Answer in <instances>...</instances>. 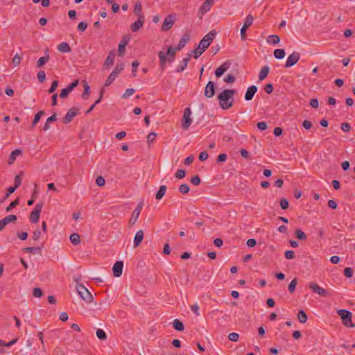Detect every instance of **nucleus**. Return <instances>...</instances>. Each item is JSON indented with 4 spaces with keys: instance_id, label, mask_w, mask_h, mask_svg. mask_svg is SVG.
Segmentation results:
<instances>
[{
    "instance_id": "dca6fc26",
    "label": "nucleus",
    "mask_w": 355,
    "mask_h": 355,
    "mask_svg": "<svg viewBox=\"0 0 355 355\" xmlns=\"http://www.w3.org/2000/svg\"><path fill=\"white\" fill-rule=\"evenodd\" d=\"M230 63L229 61H226L223 63L219 67H218L215 71V75L217 78H220L223 76V74L228 70L230 68Z\"/></svg>"
},
{
    "instance_id": "49530a36",
    "label": "nucleus",
    "mask_w": 355,
    "mask_h": 355,
    "mask_svg": "<svg viewBox=\"0 0 355 355\" xmlns=\"http://www.w3.org/2000/svg\"><path fill=\"white\" fill-rule=\"evenodd\" d=\"M7 224L11 222H15L17 220V216L13 214L8 215L3 218Z\"/></svg>"
},
{
    "instance_id": "a19ab883",
    "label": "nucleus",
    "mask_w": 355,
    "mask_h": 355,
    "mask_svg": "<svg viewBox=\"0 0 355 355\" xmlns=\"http://www.w3.org/2000/svg\"><path fill=\"white\" fill-rule=\"evenodd\" d=\"M254 21V17L252 15H248L244 21V26L249 28L252 26Z\"/></svg>"
},
{
    "instance_id": "ddd939ff",
    "label": "nucleus",
    "mask_w": 355,
    "mask_h": 355,
    "mask_svg": "<svg viewBox=\"0 0 355 355\" xmlns=\"http://www.w3.org/2000/svg\"><path fill=\"white\" fill-rule=\"evenodd\" d=\"M204 94L207 98H211L215 95V84L214 82H208L205 88Z\"/></svg>"
},
{
    "instance_id": "ea45409f",
    "label": "nucleus",
    "mask_w": 355,
    "mask_h": 355,
    "mask_svg": "<svg viewBox=\"0 0 355 355\" xmlns=\"http://www.w3.org/2000/svg\"><path fill=\"white\" fill-rule=\"evenodd\" d=\"M297 283V280L296 278H295L289 284L288 286V290L291 293H293L295 291Z\"/></svg>"
},
{
    "instance_id": "423d86ee",
    "label": "nucleus",
    "mask_w": 355,
    "mask_h": 355,
    "mask_svg": "<svg viewBox=\"0 0 355 355\" xmlns=\"http://www.w3.org/2000/svg\"><path fill=\"white\" fill-rule=\"evenodd\" d=\"M78 110L79 109L76 107H71L67 112L65 116L62 119V123L68 124L69 123H70L73 120L74 116H76L78 114Z\"/></svg>"
},
{
    "instance_id": "13d9d810",
    "label": "nucleus",
    "mask_w": 355,
    "mask_h": 355,
    "mask_svg": "<svg viewBox=\"0 0 355 355\" xmlns=\"http://www.w3.org/2000/svg\"><path fill=\"white\" fill-rule=\"evenodd\" d=\"M21 184V176L19 175H17L15 176V185H14V188L15 189H17Z\"/></svg>"
},
{
    "instance_id": "f03ea898",
    "label": "nucleus",
    "mask_w": 355,
    "mask_h": 355,
    "mask_svg": "<svg viewBox=\"0 0 355 355\" xmlns=\"http://www.w3.org/2000/svg\"><path fill=\"white\" fill-rule=\"evenodd\" d=\"M177 51L173 47L169 46L166 53L163 51L159 52V66L162 70L165 69L167 61L170 63L174 61Z\"/></svg>"
},
{
    "instance_id": "a211bd4d",
    "label": "nucleus",
    "mask_w": 355,
    "mask_h": 355,
    "mask_svg": "<svg viewBox=\"0 0 355 355\" xmlns=\"http://www.w3.org/2000/svg\"><path fill=\"white\" fill-rule=\"evenodd\" d=\"M257 87L255 85H252L249 87L245 94V101H250L253 98L255 93L257 92Z\"/></svg>"
},
{
    "instance_id": "052dcab7",
    "label": "nucleus",
    "mask_w": 355,
    "mask_h": 355,
    "mask_svg": "<svg viewBox=\"0 0 355 355\" xmlns=\"http://www.w3.org/2000/svg\"><path fill=\"white\" fill-rule=\"evenodd\" d=\"M96 183L98 186L102 187L105 184V179L102 176H98L96 179Z\"/></svg>"
},
{
    "instance_id": "79ce46f5",
    "label": "nucleus",
    "mask_w": 355,
    "mask_h": 355,
    "mask_svg": "<svg viewBox=\"0 0 355 355\" xmlns=\"http://www.w3.org/2000/svg\"><path fill=\"white\" fill-rule=\"evenodd\" d=\"M18 340V338H15L13 340H12L10 342H4L1 340H0V346H4V347H10L12 345H13L14 344H15Z\"/></svg>"
},
{
    "instance_id": "7c9ffc66",
    "label": "nucleus",
    "mask_w": 355,
    "mask_h": 355,
    "mask_svg": "<svg viewBox=\"0 0 355 355\" xmlns=\"http://www.w3.org/2000/svg\"><path fill=\"white\" fill-rule=\"evenodd\" d=\"M295 235L297 237V239L300 241L306 240V236L305 233L300 229L295 230Z\"/></svg>"
},
{
    "instance_id": "a18cd8bd",
    "label": "nucleus",
    "mask_w": 355,
    "mask_h": 355,
    "mask_svg": "<svg viewBox=\"0 0 355 355\" xmlns=\"http://www.w3.org/2000/svg\"><path fill=\"white\" fill-rule=\"evenodd\" d=\"M135 90L132 88H129L125 90L124 94L122 95L123 98H127L132 96L135 93Z\"/></svg>"
},
{
    "instance_id": "774afa93",
    "label": "nucleus",
    "mask_w": 355,
    "mask_h": 355,
    "mask_svg": "<svg viewBox=\"0 0 355 355\" xmlns=\"http://www.w3.org/2000/svg\"><path fill=\"white\" fill-rule=\"evenodd\" d=\"M87 27V24L86 22H84V21H81L78 24V29L80 31H84L86 30Z\"/></svg>"
},
{
    "instance_id": "f704fd0d",
    "label": "nucleus",
    "mask_w": 355,
    "mask_h": 355,
    "mask_svg": "<svg viewBox=\"0 0 355 355\" xmlns=\"http://www.w3.org/2000/svg\"><path fill=\"white\" fill-rule=\"evenodd\" d=\"M134 13L138 17H141V16H144L141 13V4L140 2H137L135 5L134 8Z\"/></svg>"
},
{
    "instance_id": "c9c22d12",
    "label": "nucleus",
    "mask_w": 355,
    "mask_h": 355,
    "mask_svg": "<svg viewBox=\"0 0 355 355\" xmlns=\"http://www.w3.org/2000/svg\"><path fill=\"white\" fill-rule=\"evenodd\" d=\"M25 252H30L33 254L40 253L41 254L42 249L37 247H28L24 249Z\"/></svg>"
},
{
    "instance_id": "09e8293b",
    "label": "nucleus",
    "mask_w": 355,
    "mask_h": 355,
    "mask_svg": "<svg viewBox=\"0 0 355 355\" xmlns=\"http://www.w3.org/2000/svg\"><path fill=\"white\" fill-rule=\"evenodd\" d=\"M279 203H280V206H281L282 209H288V207L289 206L288 201L286 198H282L280 200Z\"/></svg>"
},
{
    "instance_id": "c756f323",
    "label": "nucleus",
    "mask_w": 355,
    "mask_h": 355,
    "mask_svg": "<svg viewBox=\"0 0 355 355\" xmlns=\"http://www.w3.org/2000/svg\"><path fill=\"white\" fill-rule=\"evenodd\" d=\"M70 241L73 245H78L80 243V238L78 234L73 233L70 235Z\"/></svg>"
},
{
    "instance_id": "39448f33",
    "label": "nucleus",
    "mask_w": 355,
    "mask_h": 355,
    "mask_svg": "<svg viewBox=\"0 0 355 355\" xmlns=\"http://www.w3.org/2000/svg\"><path fill=\"white\" fill-rule=\"evenodd\" d=\"M77 291L82 299L87 302H91L93 300V295L88 289L83 284H78L76 287Z\"/></svg>"
},
{
    "instance_id": "72a5a7b5",
    "label": "nucleus",
    "mask_w": 355,
    "mask_h": 355,
    "mask_svg": "<svg viewBox=\"0 0 355 355\" xmlns=\"http://www.w3.org/2000/svg\"><path fill=\"white\" fill-rule=\"evenodd\" d=\"M21 153V151L19 150H15L11 153V154L9 156L8 158V164H12L15 160L16 159V156L19 155Z\"/></svg>"
},
{
    "instance_id": "9b49d317",
    "label": "nucleus",
    "mask_w": 355,
    "mask_h": 355,
    "mask_svg": "<svg viewBox=\"0 0 355 355\" xmlns=\"http://www.w3.org/2000/svg\"><path fill=\"white\" fill-rule=\"evenodd\" d=\"M42 204H37L30 215V220L32 223H37L42 211Z\"/></svg>"
},
{
    "instance_id": "6e6552de",
    "label": "nucleus",
    "mask_w": 355,
    "mask_h": 355,
    "mask_svg": "<svg viewBox=\"0 0 355 355\" xmlns=\"http://www.w3.org/2000/svg\"><path fill=\"white\" fill-rule=\"evenodd\" d=\"M214 4V0H205L204 3L198 10V15H200V17L209 12Z\"/></svg>"
},
{
    "instance_id": "0eeeda50",
    "label": "nucleus",
    "mask_w": 355,
    "mask_h": 355,
    "mask_svg": "<svg viewBox=\"0 0 355 355\" xmlns=\"http://www.w3.org/2000/svg\"><path fill=\"white\" fill-rule=\"evenodd\" d=\"M175 20V17L173 15H167L162 24V31H168L172 26L174 24Z\"/></svg>"
},
{
    "instance_id": "680f3d73",
    "label": "nucleus",
    "mask_w": 355,
    "mask_h": 355,
    "mask_svg": "<svg viewBox=\"0 0 355 355\" xmlns=\"http://www.w3.org/2000/svg\"><path fill=\"white\" fill-rule=\"evenodd\" d=\"M264 91L268 94H271L273 91V85L271 83L266 85L264 87Z\"/></svg>"
},
{
    "instance_id": "2f4dec72",
    "label": "nucleus",
    "mask_w": 355,
    "mask_h": 355,
    "mask_svg": "<svg viewBox=\"0 0 355 355\" xmlns=\"http://www.w3.org/2000/svg\"><path fill=\"white\" fill-rule=\"evenodd\" d=\"M274 56L278 60H281L285 56V51L282 49H277L274 51Z\"/></svg>"
},
{
    "instance_id": "8fccbe9b",
    "label": "nucleus",
    "mask_w": 355,
    "mask_h": 355,
    "mask_svg": "<svg viewBox=\"0 0 355 355\" xmlns=\"http://www.w3.org/2000/svg\"><path fill=\"white\" fill-rule=\"evenodd\" d=\"M19 198H17L15 200L12 201L6 209V211H10L12 208L15 207L19 205Z\"/></svg>"
},
{
    "instance_id": "cd10ccee",
    "label": "nucleus",
    "mask_w": 355,
    "mask_h": 355,
    "mask_svg": "<svg viewBox=\"0 0 355 355\" xmlns=\"http://www.w3.org/2000/svg\"><path fill=\"white\" fill-rule=\"evenodd\" d=\"M173 328L179 331H182L184 329V326L183 323L180 321L178 319H175L173 322Z\"/></svg>"
},
{
    "instance_id": "412c9836",
    "label": "nucleus",
    "mask_w": 355,
    "mask_h": 355,
    "mask_svg": "<svg viewBox=\"0 0 355 355\" xmlns=\"http://www.w3.org/2000/svg\"><path fill=\"white\" fill-rule=\"evenodd\" d=\"M144 231L141 230H140L136 232V234L135 235V238H134V245L135 248L139 246L141 244V243L142 242V241L144 239Z\"/></svg>"
},
{
    "instance_id": "58836bf2",
    "label": "nucleus",
    "mask_w": 355,
    "mask_h": 355,
    "mask_svg": "<svg viewBox=\"0 0 355 355\" xmlns=\"http://www.w3.org/2000/svg\"><path fill=\"white\" fill-rule=\"evenodd\" d=\"M96 336L98 337V339L102 340H105L107 338V335H106L105 332L101 329H97Z\"/></svg>"
},
{
    "instance_id": "e2e57ef3",
    "label": "nucleus",
    "mask_w": 355,
    "mask_h": 355,
    "mask_svg": "<svg viewBox=\"0 0 355 355\" xmlns=\"http://www.w3.org/2000/svg\"><path fill=\"white\" fill-rule=\"evenodd\" d=\"M285 257L288 259H293L295 258V252L292 250H287L285 252Z\"/></svg>"
},
{
    "instance_id": "338daca9",
    "label": "nucleus",
    "mask_w": 355,
    "mask_h": 355,
    "mask_svg": "<svg viewBox=\"0 0 355 355\" xmlns=\"http://www.w3.org/2000/svg\"><path fill=\"white\" fill-rule=\"evenodd\" d=\"M257 126L258 129L260 130H265L268 128L266 123L264 121L259 122L257 123Z\"/></svg>"
},
{
    "instance_id": "5fc2aeb1",
    "label": "nucleus",
    "mask_w": 355,
    "mask_h": 355,
    "mask_svg": "<svg viewBox=\"0 0 355 355\" xmlns=\"http://www.w3.org/2000/svg\"><path fill=\"white\" fill-rule=\"evenodd\" d=\"M223 80L226 83H232L235 81V77L232 74H228L224 78Z\"/></svg>"
},
{
    "instance_id": "3c124183",
    "label": "nucleus",
    "mask_w": 355,
    "mask_h": 355,
    "mask_svg": "<svg viewBox=\"0 0 355 355\" xmlns=\"http://www.w3.org/2000/svg\"><path fill=\"white\" fill-rule=\"evenodd\" d=\"M33 295L35 297H40L43 295V291L40 288H35L33 289Z\"/></svg>"
},
{
    "instance_id": "4468645a",
    "label": "nucleus",
    "mask_w": 355,
    "mask_h": 355,
    "mask_svg": "<svg viewBox=\"0 0 355 355\" xmlns=\"http://www.w3.org/2000/svg\"><path fill=\"white\" fill-rule=\"evenodd\" d=\"M123 263L122 261H117L113 266V275L116 277H119L122 275Z\"/></svg>"
},
{
    "instance_id": "e433bc0d",
    "label": "nucleus",
    "mask_w": 355,
    "mask_h": 355,
    "mask_svg": "<svg viewBox=\"0 0 355 355\" xmlns=\"http://www.w3.org/2000/svg\"><path fill=\"white\" fill-rule=\"evenodd\" d=\"M90 93V87L87 83H85L84 84V91L82 94V98L83 99H87L88 96H89Z\"/></svg>"
},
{
    "instance_id": "bf43d9fd",
    "label": "nucleus",
    "mask_w": 355,
    "mask_h": 355,
    "mask_svg": "<svg viewBox=\"0 0 355 355\" xmlns=\"http://www.w3.org/2000/svg\"><path fill=\"white\" fill-rule=\"evenodd\" d=\"M139 66L138 61L135 60L132 63V73L133 76H136V72Z\"/></svg>"
},
{
    "instance_id": "9d476101",
    "label": "nucleus",
    "mask_w": 355,
    "mask_h": 355,
    "mask_svg": "<svg viewBox=\"0 0 355 355\" xmlns=\"http://www.w3.org/2000/svg\"><path fill=\"white\" fill-rule=\"evenodd\" d=\"M191 114V110L189 107H187L184 110V114H183V119H184V121L182 123V128L184 130H187L189 128V127L191 125L192 120L190 117Z\"/></svg>"
},
{
    "instance_id": "c85d7f7f",
    "label": "nucleus",
    "mask_w": 355,
    "mask_h": 355,
    "mask_svg": "<svg viewBox=\"0 0 355 355\" xmlns=\"http://www.w3.org/2000/svg\"><path fill=\"white\" fill-rule=\"evenodd\" d=\"M166 191V187L165 185L160 186L158 191L156 193L155 198L157 200H161L165 195Z\"/></svg>"
},
{
    "instance_id": "864d4df0",
    "label": "nucleus",
    "mask_w": 355,
    "mask_h": 355,
    "mask_svg": "<svg viewBox=\"0 0 355 355\" xmlns=\"http://www.w3.org/2000/svg\"><path fill=\"white\" fill-rule=\"evenodd\" d=\"M79 83L78 80H75L73 83L65 87L69 92H71Z\"/></svg>"
},
{
    "instance_id": "c03bdc74",
    "label": "nucleus",
    "mask_w": 355,
    "mask_h": 355,
    "mask_svg": "<svg viewBox=\"0 0 355 355\" xmlns=\"http://www.w3.org/2000/svg\"><path fill=\"white\" fill-rule=\"evenodd\" d=\"M203 52L204 51H202V50H201L198 46L197 49L193 50L190 53H193V58L196 59L200 57L203 53Z\"/></svg>"
},
{
    "instance_id": "69168bd1",
    "label": "nucleus",
    "mask_w": 355,
    "mask_h": 355,
    "mask_svg": "<svg viewBox=\"0 0 355 355\" xmlns=\"http://www.w3.org/2000/svg\"><path fill=\"white\" fill-rule=\"evenodd\" d=\"M191 182L196 186L199 185L200 183V179L198 175H195L191 178Z\"/></svg>"
},
{
    "instance_id": "4c0bfd02",
    "label": "nucleus",
    "mask_w": 355,
    "mask_h": 355,
    "mask_svg": "<svg viewBox=\"0 0 355 355\" xmlns=\"http://www.w3.org/2000/svg\"><path fill=\"white\" fill-rule=\"evenodd\" d=\"M44 114V111L43 110H41L40 112H38L35 115V117H34V119L33 121V123H32V125L33 126H35L40 120L41 117L42 115Z\"/></svg>"
},
{
    "instance_id": "b1692460",
    "label": "nucleus",
    "mask_w": 355,
    "mask_h": 355,
    "mask_svg": "<svg viewBox=\"0 0 355 355\" xmlns=\"http://www.w3.org/2000/svg\"><path fill=\"white\" fill-rule=\"evenodd\" d=\"M269 71H270L269 67L267 66V65L263 66L261 68V71H260V72L259 73V80L260 81L264 80L266 78V76H268Z\"/></svg>"
},
{
    "instance_id": "f257e3e1",
    "label": "nucleus",
    "mask_w": 355,
    "mask_h": 355,
    "mask_svg": "<svg viewBox=\"0 0 355 355\" xmlns=\"http://www.w3.org/2000/svg\"><path fill=\"white\" fill-rule=\"evenodd\" d=\"M236 93L234 89H225L218 95L219 104L222 109L227 110L232 107L234 95Z\"/></svg>"
},
{
    "instance_id": "7ed1b4c3",
    "label": "nucleus",
    "mask_w": 355,
    "mask_h": 355,
    "mask_svg": "<svg viewBox=\"0 0 355 355\" xmlns=\"http://www.w3.org/2000/svg\"><path fill=\"white\" fill-rule=\"evenodd\" d=\"M124 64L123 63H118L114 70L111 72V73L109 75L107 78L106 79L104 87H108L110 86L114 80L116 78V77L119 76V74L124 69Z\"/></svg>"
},
{
    "instance_id": "2eb2a0df",
    "label": "nucleus",
    "mask_w": 355,
    "mask_h": 355,
    "mask_svg": "<svg viewBox=\"0 0 355 355\" xmlns=\"http://www.w3.org/2000/svg\"><path fill=\"white\" fill-rule=\"evenodd\" d=\"M142 202H139L135 210L132 211V218L129 220V223L131 225H134L135 222L137 220L138 217L140 214L141 210L142 209Z\"/></svg>"
},
{
    "instance_id": "bb28decb",
    "label": "nucleus",
    "mask_w": 355,
    "mask_h": 355,
    "mask_svg": "<svg viewBox=\"0 0 355 355\" xmlns=\"http://www.w3.org/2000/svg\"><path fill=\"white\" fill-rule=\"evenodd\" d=\"M266 41L268 44H277L280 41V38L277 35H270L267 37Z\"/></svg>"
},
{
    "instance_id": "1a4fd4ad",
    "label": "nucleus",
    "mask_w": 355,
    "mask_h": 355,
    "mask_svg": "<svg viewBox=\"0 0 355 355\" xmlns=\"http://www.w3.org/2000/svg\"><path fill=\"white\" fill-rule=\"evenodd\" d=\"M300 55L298 52H293L288 58L285 67L288 68L291 67L292 66L295 65L300 60Z\"/></svg>"
},
{
    "instance_id": "a878e982",
    "label": "nucleus",
    "mask_w": 355,
    "mask_h": 355,
    "mask_svg": "<svg viewBox=\"0 0 355 355\" xmlns=\"http://www.w3.org/2000/svg\"><path fill=\"white\" fill-rule=\"evenodd\" d=\"M128 43V40H123L119 44L118 51H119V56L122 57L125 51V46Z\"/></svg>"
},
{
    "instance_id": "4d7b16f0",
    "label": "nucleus",
    "mask_w": 355,
    "mask_h": 355,
    "mask_svg": "<svg viewBox=\"0 0 355 355\" xmlns=\"http://www.w3.org/2000/svg\"><path fill=\"white\" fill-rule=\"evenodd\" d=\"M198 46L200 49L202 50V51H205L209 46V45H208L207 43H206V40L203 39L201 40Z\"/></svg>"
},
{
    "instance_id": "6ab92c4d",
    "label": "nucleus",
    "mask_w": 355,
    "mask_h": 355,
    "mask_svg": "<svg viewBox=\"0 0 355 355\" xmlns=\"http://www.w3.org/2000/svg\"><path fill=\"white\" fill-rule=\"evenodd\" d=\"M191 53L187 54V57L184 58L181 61L180 64L177 67V69H176V71L177 72L183 71L186 69V67H187L188 62H189V61L191 59Z\"/></svg>"
},
{
    "instance_id": "f3484780",
    "label": "nucleus",
    "mask_w": 355,
    "mask_h": 355,
    "mask_svg": "<svg viewBox=\"0 0 355 355\" xmlns=\"http://www.w3.org/2000/svg\"><path fill=\"white\" fill-rule=\"evenodd\" d=\"M144 23V16H141V17H138L137 20L131 25V31L132 32L138 31L143 26Z\"/></svg>"
},
{
    "instance_id": "603ef678",
    "label": "nucleus",
    "mask_w": 355,
    "mask_h": 355,
    "mask_svg": "<svg viewBox=\"0 0 355 355\" xmlns=\"http://www.w3.org/2000/svg\"><path fill=\"white\" fill-rule=\"evenodd\" d=\"M228 338L231 341L236 342V341H238V340L239 338V335L237 333H234H234H230L228 335Z\"/></svg>"
},
{
    "instance_id": "20e7f679",
    "label": "nucleus",
    "mask_w": 355,
    "mask_h": 355,
    "mask_svg": "<svg viewBox=\"0 0 355 355\" xmlns=\"http://www.w3.org/2000/svg\"><path fill=\"white\" fill-rule=\"evenodd\" d=\"M341 318L343 324L346 327H354L352 322V313L346 309H340L338 311Z\"/></svg>"
},
{
    "instance_id": "4be33fe9",
    "label": "nucleus",
    "mask_w": 355,
    "mask_h": 355,
    "mask_svg": "<svg viewBox=\"0 0 355 355\" xmlns=\"http://www.w3.org/2000/svg\"><path fill=\"white\" fill-rule=\"evenodd\" d=\"M115 58V53L114 51H112L109 53L105 61L104 62V67L106 69H109L111 66L113 65L114 61Z\"/></svg>"
},
{
    "instance_id": "37998d69",
    "label": "nucleus",
    "mask_w": 355,
    "mask_h": 355,
    "mask_svg": "<svg viewBox=\"0 0 355 355\" xmlns=\"http://www.w3.org/2000/svg\"><path fill=\"white\" fill-rule=\"evenodd\" d=\"M179 191L182 194H187L189 191V187L187 184H182L180 186Z\"/></svg>"
},
{
    "instance_id": "5701e85b",
    "label": "nucleus",
    "mask_w": 355,
    "mask_h": 355,
    "mask_svg": "<svg viewBox=\"0 0 355 355\" xmlns=\"http://www.w3.org/2000/svg\"><path fill=\"white\" fill-rule=\"evenodd\" d=\"M58 50L61 53H69L71 49L68 43L63 42L58 46Z\"/></svg>"
},
{
    "instance_id": "6e6d98bb",
    "label": "nucleus",
    "mask_w": 355,
    "mask_h": 355,
    "mask_svg": "<svg viewBox=\"0 0 355 355\" xmlns=\"http://www.w3.org/2000/svg\"><path fill=\"white\" fill-rule=\"evenodd\" d=\"M344 275L348 278L352 277L353 275V269L349 267L345 268L344 269Z\"/></svg>"
},
{
    "instance_id": "f8f14e48",
    "label": "nucleus",
    "mask_w": 355,
    "mask_h": 355,
    "mask_svg": "<svg viewBox=\"0 0 355 355\" xmlns=\"http://www.w3.org/2000/svg\"><path fill=\"white\" fill-rule=\"evenodd\" d=\"M309 288L313 291V292L318 293L320 296L326 297L329 295V292L317 284L310 283Z\"/></svg>"
},
{
    "instance_id": "473e14b6",
    "label": "nucleus",
    "mask_w": 355,
    "mask_h": 355,
    "mask_svg": "<svg viewBox=\"0 0 355 355\" xmlns=\"http://www.w3.org/2000/svg\"><path fill=\"white\" fill-rule=\"evenodd\" d=\"M297 318L300 323H305L307 320V315L303 310H300L297 313Z\"/></svg>"
},
{
    "instance_id": "393cba45",
    "label": "nucleus",
    "mask_w": 355,
    "mask_h": 355,
    "mask_svg": "<svg viewBox=\"0 0 355 355\" xmlns=\"http://www.w3.org/2000/svg\"><path fill=\"white\" fill-rule=\"evenodd\" d=\"M216 35V31L215 30H212L208 34H207L202 39L206 40V43H207L208 45H210Z\"/></svg>"
},
{
    "instance_id": "de8ad7c7",
    "label": "nucleus",
    "mask_w": 355,
    "mask_h": 355,
    "mask_svg": "<svg viewBox=\"0 0 355 355\" xmlns=\"http://www.w3.org/2000/svg\"><path fill=\"white\" fill-rule=\"evenodd\" d=\"M186 172L183 169H179L177 171V172L175 174V177L177 179H182L185 177Z\"/></svg>"
},
{
    "instance_id": "0e129e2a",
    "label": "nucleus",
    "mask_w": 355,
    "mask_h": 355,
    "mask_svg": "<svg viewBox=\"0 0 355 355\" xmlns=\"http://www.w3.org/2000/svg\"><path fill=\"white\" fill-rule=\"evenodd\" d=\"M340 128L344 132H349L351 130V125L348 123H343Z\"/></svg>"
},
{
    "instance_id": "aec40b11",
    "label": "nucleus",
    "mask_w": 355,
    "mask_h": 355,
    "mask_svg": "<svg viewBox=\"0 0 355 355\" xmlns=\"http://www.w3.org/2000/svg\"><path fill=\"white\" fill-rule=\"evenodd\" d=\"M190 39V36L189 34L186 33L184 34L182 37L180 39L178 46L176 47H175L174 49L176 50V51H180L182 49H183L186 44L189 42Z\"/></svg>"
}]
</instances>
